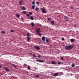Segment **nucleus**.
I'll return each mask as SVG.
<instances>
[{"instance_id":"1","label":"nucleus","mask_w":79,"mask_h":79,"mask_svg":"<svg viewBox=\"0 0 79 79\" xmlns=\"http://www.w3.org/2000/svg\"><path fill=\"white\" fill-rule=\"evenodd\" d=\"M36 32L38 35H39L40 36H41V35H41V33H40V32H41V30L40 28H37L36 30Z\"/></svg>"},{"instance_id":"2","label":"nucleus","mask_w":79,"mask_h":79,"mask_svg":"<svg viewBox=\"0 0 79 79\" xmlns=\"http://www.w3.org/2000/svg\"><path fill=\"white\" fill-rule=\"evenodd\" d=\"M73 48V46L72 45H68L66 46V50H69L70 49H72Z\"/></svg>"},{"instance_id":"3","label":"nucleus","mask_w":79,"mask_h":79,"mask_svg":"<svg viewBox=\"0 0 79 79\" xmlns=\"http://www.w3.org/2000/svg\"><path fill=\"white\" fill-rule=\"evenodd\" d=\"M23 1H24V0H20V1H18L19 4H20V5H23Z\"/></svg>"},{"instance_id":"4","label":"nucleus","mask_w":79,"mask_h":79,"mask_svg":"<svg viewBox=\"0 0 79 79\" xmlns=\"http://www.w3.org/2000/svg\"><path fill=\"white\" fill-rule=\"evenodd\" d=\"M34 48L36 50H40V47L39 46H35Z\"/></svg>"},{"instance_id":"5","label":"nucleus","mask_w":79,"mask_h":79,"mask_svg":"<svg viewBox=\"0 0 79 79\" xmlns=\"http://www.w3.org/2000/svg\"><path fill=\"white\" fill-rule=\"evenodd\" d=\"M36 61H37L38 62H40V63H44V61L42 60H40L39 59H37Z\"/></svg>"},{"instance_id":"6","label":"nucleus","mask_w":79,"mask_h":79,"mask_svg":"<svg viewBox=\"0 0 79 79\" xmlns=\"http://www.w3.org/2000/svg\"><path fill=\"white\" fill-rule=\"evenodd\" d=\"M59 73H55L53 74V76H55V77H56V76H58V74Z\"/></svg>"},{"instance_id":"7","label":"nucleus","mask_w":79,"mask_h":79,"mask_svg":"<svg viewBox=\"0 0 79 79\" xmlns=\"http://www.w3.org/2000/svg\"><path fill=\"white\" fill-rule=\"evenodd\" d=\"M45 37L43 36L42 37V40H43V42H45Z\"/></svg>"},{"instance_id":"8","label":"nucleus","mask_w":79,"mask_h":79,"mask_svg":"<svg viewBox=\"0 0 79 79\" xmlns=\"http://www.w3.org/2000/svg\"><path fill=\"white\" fill-rule=\"evenodd\" d=\"M65 20L66 21H68L69 19L68 17L64 18Z\"/></svg>"},{"instance_id":"9","label":"nucleus","mask_w":79,"mask_h":79,"mask_svg":"<svg viewBox=\"0 0 79 79\" xmlns=\"http://www.w3.org/2000/svg\"><path fill=\"white\" fill-rule=\"evenodd\" d=\"M51 64H56V62L52 61L51 62Z\"/></svg>"},{"instance_id":"10","label":"nucleus","mask_w":79,"mask_h":79,"mask_svg":"<svg viewBox=\"0 0 79 79\" xmlns=\"http://www.w3.org/2000/svg\"><path fill=\"white\" fill-rule=\"evenodd\" d=\"M42 11L43 13H47L46 11L44 9L42 10Z\"/></svg>"},{"instance_id":"11","label":"nucleus","mask_w":79,"mask_h":79,"mask_svg":"<svg viewBox=\"0 0 79 79\" xmlns=\"http://www.w3.org/2000/svg\"><path fill=\"white\" fill-rule=\"evenodd\" d=\"M70 41L71 42L73 43L75 41V40L72 39L70 40Z\"/></svg>"},{"instance_id":"12","label":"nucleus","mask_w":79,"mask_h":79,"mask_svg":"<svg viewBox=\"0 0 79 79\" xmlns=\"http://www.w3.org/2000/svg\"><path fill=\"white\" fill-rule=\"evenodd\" d=\"M51 23L53 25L55 23V21H51Z\"/></svg>"},{"instance_id":"13","label":"nucleus","mask_w":79,"mask_h":79,"mask_svg":"<svg viewBox=\"0 0 79 79\" xmlns=\"http://www.w3.org/2000/svg\"><path fill=\"white\" fill-rule=\"evenodd\" d=\"M3 68H4V69H5V70H6V71H8L9 72V70H8V69L6 68L5 67H3Z\"/></svg>"},{"instance_id":"14","label":"nucleus","mask_w":79,"mask_h":79,"mask_svg":"<svg viewBox=\"0 0 79 79\" xmlns=\"http://www.w3.org/2000/svg\"><path fill=\"white\" fill-rule=\"evenodd\" d=\"M22 9L23 10H26V8H25V7H22Z\"/></svg>"},{"instance_id":"15","label":"nucleus","mask_w":79,"mask_h":79,"mask_svg":"<svg viewBox=\"0 0 79 79\" xmlns=\"http://www.w3.org/2000/svg\"><path fill=\"white\" fill-rule=\"evenodd\" d=\"M31 24L32 26L33 27H34V23L31 22Z\"/></svg>"},{"instance_id":"16","label":"nucleus","mask_w":79,"mask_h":79,"mask_svg":"<svg viewBox=\"0 0 79 79\" xmlns=\"http://www.w3.org/2000/svg\"><path fill=\"white\" fill-rule=\"evenodd\" d=\"M31 38V37H27V39L28 41H29V40H30Z\"/></svg>"},{"instance_id":"17","label":"nucleus","mask_w":79,"mask_h":79,"mask_svg":"<svg viewBox=\"0 0 79 79\" xmlns=\"http://www.w3.org/2000/svg\"><path fill=\"white\" fill-rule=\"evenodd\" d=\"M30 18L31 19V20H33L34 19V17L32 16H30Z\"/></svg>"},{"instance_id":"18","label":"nucleus","mask_w":79,"mask_h":79,"mask_svg":"<svg viewBox=\"0 0 79 79\" xmlns=\"http://www.w3.org/2000/svg\"><path fill=\"white\" fill-rule=\"evenodd\" d=\"M13 66L14 67V68H16V67H17V66L15 65V64H12Z\"/></svg>"},{"instance_id":"19","label":"nucleus","mask_w":79,"mask_h":79,"mask_svg":"<svg viewBox=\"0 0 79 79\" xmlns=\"http://www.w3.org/2000/svg\"><path fill=\"white\" fill-rule=\"evenodd\" d=\"M27 68L29 70H30V69H31V67L29 65H28Z\"/></svg>"},{"instance_id":"20","label":"nucleus","mask_w":79,"mask_h":79,"mask_svg":"<svg viewBox=\"0 0 79 79\" xmlns=\"http://www.w3.org/2000/svg\"><path fill=\"white\" fill-rule=\"evenodd\" d=\"M1 33H2V34H5L6 32L4 31H1Z\"/></svg>"},{"instance_id":"21","label":"nucleus","mask_w":79,"mask_h":79,"mask_svg":"<svg viewBox=\"0 0 79 79\" xmlns=\"http://www.w3.org/2000/svg\"><path fill=\"white\" fill-rule=\"evenodd\" d=\"M32 9H34L35 8V6L33 5L32 6Z\"/></svg>"},{"instance_id":"22","label":"nucleus","mask_w":79,"mask_h":79,"mask_svg":"<svg viewBox=\"0 0 79 79\" xmlns=\"http://www.w3.org/2000/svg\"><path fill=\"white\" fill-rule=\"evenodd\" d=\"M16 16L17 18H19V14H17V15H16Z\"/></svg>"},{"instance_id":"23","label":"nucleus","mask_w":79,"mask_h":79,"mask_svg":"<svg viewBox=\"0 0 79 79\" xmlns=\"http://www.w3.org/2000/svg\"><path fill=\"white\" fill-rule=\"evenodd\" d=\"M47 19H48V21H51L52 20V19L51 18H47Z\"/></svg>"},{"instance_id":"24","label":"nucleus","mask_w":79,"mask_h":79,"mask_svg":"<svg viewBox=\"0 0 79 79\" xmlns=\"http://www.w3.org/2000/svg\"><path fill=\"white\" fill-rule=\"evenodd\" d=\"M75 66V65H74V64H72V67H74Z\"/></svg>"},{"instance_id":"25","label":"nucleus","mask_w":79,"mask_h":79,"mask_svg":"<svg viewBox=\"0 0 79 79\" xmlns=\"http://www.w3.org/2000/svg\"><path fill=\"white\" fill-rule=\"evenodd\" d=\"M39 10V8L38 7H36L35 9V10H36V11H38V10Z\"/></svg>"},{"instance_id":"26","label":"nucleus","mask_w":79,"mask_h":79,"mask_svg":"<svg viewBox=\"0 0 79 79\" xmlns=\"http://www.w3.org/2000/svg\"><path fill=\"white\" fill-rule=\"evenodd\" d=\"M32 5H35V2L33 1L32 3Z\"/></svg>"},{"instance_id":"27","label":"nucleus","mask_w":79,"mask_h":79,"mask_svg":"<svg viewBox=\"0 0 79 79\" xmlns=\"http://www.w3.org/2000/svg\"><path fill=\"white\" fill-rule=\"evenodd\" d=\"M29 13L30 15H32V12H29Z\"/></svg>"},{"instance_id":"28","label":"nucleus","mask_w":79,"mask_h":79,"mask_svg":"<svg viewBox=\"0 0 79 79\" xmlns=\"http://www.w3.org/2000/svg\"><path fill=\"white\" fill-rule=\"evenodd\" d=\"M23 14H26V12L25 11H23Z\"/></svg>"},{"instance_id":"29","label":"nucleus","mask_w":79,"mask_h":79,"mask_svg":"<svg viewBox=\"0 0 79 79\" xmlns=\"http://www.w3.org/2000/svg\"><path fill=\"white\" fill-rule=\"evenodd\" d=\"M27 35V37H29V35H30L29 33H28Z\"/></svg>"},{"instance_id":"30","label":"nucleus","mask_w":79,"mask_h":79,"mask_svg":"<svg viewBox=\"0 0 79 79\" xmlns=\"http://www.w3.org/2000/svg\"><path fill=\"white\" fill-rule=\"evenodd\" d=\"M61 60H64V59L63 58V57H60Z\"/></svg>"},{"instance_id":"31","label":"nucleus","mask_w":79,"mask_h":79,"mask_svg":"<svg viewBox=\"0 0 79 79\" xmlns=\"http://www.w3.org/2000/svg\"><path fill=\"white\" fill-rule=\"evenodd\" d=\"M33 57H37V56H35V55H34H34H33Z\"/></svg>"},{"instance_id":"32","label":"nucleus","mask_w":79,"mask_h":79,"mask_svg":"<svg viewBox=\"0 0 79 79\" xmlns=\"http://www.w3.org/2000/svg\"><path fill=\"white\" fill-rule=\"evenodd\" d=\"M14 31H14V30H10V32H13Z\"/></svg>"},{"instance_id":"33","label":"nucleus","mask_w":79,"mask_h":79,"mask_svg":"<svg viewBox=\"0 0 79 79\" xmlns=\"http://www.w3.org/2000/svg\"><path fill=\"white\" fill-rule=\"evenodd\" d=\"M36 4H37V5H39V2H36Z\"/></svg>"},{"instance_id":"34","label":"nucleus","mask_w":79,"mask_h":79,"mask_svg":"<svg viewBox=\"0 0 79 79\" xmlns=\"http://www.w3.org/2000/svg\"><path fill=\"white\" fill-rule=\"evenodd\" d=\"M61 62H59L58 63V64H61Z\"/></svg>"},{"instance_id":"35","label":"nucleus","mask_w":79,"mask_h":79,"mask_svg":"<svg viewBox=\"0 0 79 79\" xmlns=\"http://www.w3.org/2000/svg\"><path fill=\"white\" fill-rule=\"evenodd\" d=\"M64 40V38H62V40Z\"/></svg>"},{"instance_id":"36","label":"nucleus","mask_w":79,"mask_h":79,"mask_svg":"<svg viewBox=\"0 0 79 79\" xmlns=\"http://www.w3.org/2000/svg\"><path fill=\"white\" fill-rule=\"evenodd\" d=\"M46 42H48V39H46Z\"/></svg>"},{"instance_id":"37","label":"nucleus","mask_w":79,"mask_h":79,"mask_svg":"<svg viewBox=\"0 0 79 79\" xmlns=\"http://www.w3.org/2000/svg\"><path fill=\"white\" fill-rule=\"evenodd\" d=\"M38 57H39V58H40V57H41V56L40 55H39L38 56Z\"/></svg>"},{"instance_id":"38","label":"nucleus","mask_w":79,"mask_h":79,"mask_svg":"<svg viewBox=\"0 0 79 79\" xmlns=\"http://www.w3.org/2000/svg\"><path fill=\"white\" fill-rule=\"evenodd\" d=\"M74 27H76V24L74 25Z\"/></svg>"},{"instance_id":"39","label":"nucleus","mask_w":79,"mask_h":79,"mask_svg":"<svg viewBox=\"0 0 79 79\" xmlns=\"http://www.w3.org/2000/svg\"><path fill=\"white\" fill-rule=\"evenodd\" d=\"M27 16H30V15H29V14H27Z\"/></svg>"},{"instance_id":"40","label":"nucleus","mask_w":79,"mask_h":79,"mask_svg":"<svg viewBox=\"0 0 79 79\" xmlns=\"http://www.w3.org/2000/svg\"><path fill=\"white\" fill-rule=\"evenodd\" d=\"M2 66L1 65H0V69H1V68H2Z\"/></svg>"},{"instance_id":"41","label":"nucleus","mask_w":79,"mask_h":79,"mask_svg":"<svg viewBox=\"0 0 79 79\" xmlns=\"http://www.w3.org/2000/svg\"><path fill=\"white\" fill-rule=\"evenodd\" d=\"M36 77H39V76L38 75H37V76H36Z\"/></svg>"},{"instance_id":"42","label":"nucleus","mask_w":79,"mask_h":79,"mask_svg":"<svg viewBox=\"0 0 79 79\" xmlns=\"http://www.w3.org/2000/svg\"><path fill=\"white\" fill-rule=\"evenodd\" d=\"M71 8H72V9H73V6H72L71 7Z\"/></svg>"}]
</instances>
